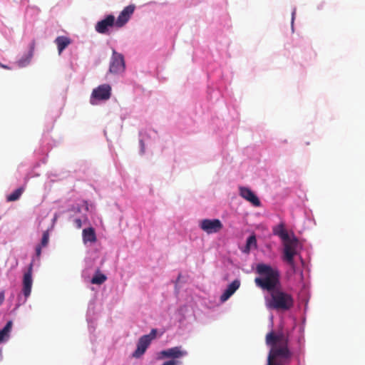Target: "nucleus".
Listing matches in <instances>:
<instances>
[{
    "label": "nucleus",
    "instance_id": "1",
    "mask_svg": "<svg viewBox=\"0 0 365 365\" xmlns=\"http://www.w3.org/2000/svg\"><path fill=\"white\" fill-rule=\"evenodd\" d=\"M256 272L259 274V277L255 279L256 286L269 293V297L265 298L267 308L285 312L294 307L293 296L282 288L280 272L278 269L259 263L257 264Z\"/></svg>",
    "mask_w": 365,
    "mask_h": 365
},
{
    "label": "nucleus",
    "instance_id": "2",
    "mask_svg": "<svg viewBox=\"0 0 365 365\" xmlns=\"http://www.w3.org/2000/svg\"><path fill=\"white\" fill-rule=\"evenodd\" d=\"M266 344L271 346L267 358L283 365L290 362L293 353L289 348L288 336L270 331L266 335Z\"/></svg>",
    "mask_w": 365,
    "mask_h": 365
},
{
    "label": "nucleus",
    "instance_id": "3",
    "mask_svg": "<svg viewBox=\"0 0 365 365\" xmlns=\"http://www.w3.org/2000/svg\"><path fill=\"white\" fill-rule=\"evenodd\" d=\"M283 260L290 265L293 269L295 267V262L294 260V256L297 255V247L298 245V240L295 237L289 238L283 241Z\"/></svg>",
    "mask_w": 365,
    "mask_h": 365
},
{
    "label": "nucleus",
    "instance_id": "4",
    "mask_svg": "<svg viewBox=\"0 0 365 365\" xmlns=\"http://www.w3.org/2000/svg\"><path fill=\"white\" fill-rule=\"evenodd\" d=\"M110 96V86L107 83L102 84L93 90L90 101L92 105H96L97 101H107Z\"/></svg>",
    "mask_w": 365,
    "mask_h": 365
},
{
    "label": "nucleus",
    "instance_id": "5",
    "mask_svg": "<svg viewBox=\"0 0 365 365\" xmlns=\"http://www.w3.org/2000/svg\"><path fill=\"white\" fill-rule=\"evenodd\" d=\"M125 65L123 56L113 51L110 62L109 72L113 74H119L125 71Z\"/></svg>",
    "mask_w": 365,
    "mask_h": 365
},
{
    "label": "nucleus",
    "instance_id": "6",
    "mask_svg": "<svg viewBox=\"0 0 365 365\" xmlns=\"http://www.w3.org/2000/svg\"><path fill=\"white\" fill-rule=\"evenodd\" d=\"M199 226L207 234L216 233L223 227L222 223L218 219H204L200 222Z\"/></svg>",
    "mask_w": 365,
    "mask_h": 365
},
{
    "label": "nucleus",
    "instance_id": "7",
    "mask_svg": "<svg viewBox=\"0 0 365 365\" xmlns=\"http://www.w3.org/2000/svg\"><path fill=\"white\" fill-rule=\"evenodd\" d=\"M187 354V351L184 350L182 346H175L160 352L161 358L166 359H180Z\"/></svg>",
    "mask_w": 365,
    "mask_h": 365
},
{
    "label": "nucleus",
    "instance_id": "8",
    "mask_svg": "<svg viewBox=\"0 0 365 365\" xmlns=\"http://www.w3.org/2000/svg\"><path fill=\"white\" fill-rule=\"evenodd\" d=\"M134 5H128L120 13L115 21V26L118 28L123 27L130 19L135 11Z\"/></svg>",
    "mask_w": 365,
    "mask_h": 365
},
{
    "label": "nucleus",
    "instance_id": "9",
    "mask_svg": "<svg viewBox=\"0 0 365 365\" xmlns=\"http://www.w3.org/2000/svg\"><path fill=\"white\" fill-rule=\"evenodd\" d=\"M115 25V17L108 15L104 19L98 21L96 25V31L99 34H106L110 27Z\"/></svg>",
    "mask_w": 365,
    "mask_h": 365
},
{
    "label": "nucleus",
    "instance_id": "10",
    "mask_svg": "<svg viewBox=\"0 0 365 365\" xmlns=\"http://www.w3.org/2000/svg\"><path fill=\"white\" fill-rule=\"evenodd\" d=\"M240 195L242 197L250 202L255 207H259L261 205L260 200L257 196L248 187H240Z\"/></svg>",
    "mask_w": 365,
    "mask_h": 365
},
{
    "label": "nucleus",
    "instance_id": "11",
    "mask_svg": "<svg viewBox=\"0 0 365 365\" xmlns=\"http://www.w3.org/2000/svg\"><path fill=\"white\" fill-rule=\"evenodd\" d=\"M32 264L29 265L28 271L24 273L23 278V293L25 297H28L31 292L32 287Z\"/></svg>",
    "mask_w": 365,
    "mask_h": 365
},
{
    "label": "nucleus",
    "instance_id": "12",
    "mask_svg": "<svg viewBox=\"0 0 365 365\" xmlns=\"http://www.w3.org/2000/svg\"><path fill=\"white\" fill-rule=\"evenodd\" d=\"M150 342L148 339V336H142L137 344V349L133 354V356L135 358H139L146 351L147 348L149 346Z\"/></svg>",
    "mask_w": 365,
    "mask_h": 365
},
{
    "label": "nucleus",
    "instance_id": "13",
    "mask_svg": "<svg viewBox=\"0 0 365 365\" xmlns=\"http://www.w3.org/2000/svg\"><path fill=\"white\" fill-rule=\"evenodd\" d=\"M240 286V282L238 279L234 280L231 284H230L227 288L225 289L224 293L220 297V300L222 302H225L227 300Z\"/></svg>",
    "mask_w": 365,
    "mask_h": 365
},
{
    "label": "nucleus",
    "instance_id": "14",
    "mask_svg": "<svg viewBox=\"0 0 365 365\" xmlns=\"http://www.w3.org/2000/svg\"><path fill=\"white\" fill-rule=\"evenodd\" d=\"M83 241L84 244L88 242L93 243L97 240L95 230L93 227H88L83 230Z\"/></svg>",
    "mask_w": 365,
    "mask_h": 365
},
{
    "label": "nucleus",
    "instance_id": "15",
    "mask_svg": "<svg viewBox=\"0 0 365 365\" xmlns=\"http://www.w3.org/2000/svg\"><path fill=\"white\" fill-rule=\"evenodd\" d=\"M55 43L56 44L57 46V48H58V54L60 55L63 51L68 46L71 44V39L67 37V36H58L56 39H55Z\"/></svg>",
    "mask_w": 365,
    "mask_h": 365
},
{
    "label": "nucleus",
    "instance_id": "16",
    "mask_svg": "<svg viewBox=\"0 0 365 365\" xmlns=\"http://www.w3.org/2000/svg\"><path fill=\"white\" fill-rule=\"evenodd\" d=\"M12 327L13 322L10 320L7 322L4 327L0 330V343H3L9 339Z\"/></svg>",
    "mask_w": 365,
    "mask_h": 365
},
{
    "label": "nucleus",
    "instance_id": "17",
    "mask_svg": "<svg viewBox=\"0 0 365 365\" xmlns=\"http://www.w3.org/2000/svg\"><path fill=\"white\" fill-rule=\"evenodd\" d=\"M273 233L274 235L279 236L282 241L289 240V234L284 228V225L283 224H279L277 227H274Z\"/></svg>",
    "mask_w": 365,
    "mask_h": 365
},
{
    "label": "nucleus",
    "instance_id": "18",
    "mask_svg": "<svg viewBox=\"0 0 365 365\" xmlns=\"http://www.w3.org/2000/svg\"><path fill=\"white\" fill-rule=\"evenodd\" d=\"M107 279V277L101 273L98 269L96 272L94 276L91 279V283L93 284L101 285L103 284Z\"/></svg>",
    "mask_w": 365,
    "mask_h": 365
},
{
    "label": "nucleus",
    "instance_id": "19",
    "mask_svg": "<svg viewBox=\"0 0 365 365\" xmlns=\"http://www.w3.org/2000/svg\"><path fill=\"white\" fill-rule=\"evenodd\" d=\"M24 191V187H19L9 195L6 197L8 202H14L19 199Z\"/></svg>",
    "mask_w": 365,
    "mask_h": 365
},
{
    "label": "nucleus",
    "instance_id": "20",
    "mask_svg": "<svg viewBox=\"0 0 365 365\" xmlns=\"http://www.w3.org/2000/svg\"><path fill=\"white\" fill-rule=\"evenodd\" d=\"M252 247H257V240L254 235L250 236L247 240L246 250L249 252Z\"/></svg>",
    "mask_w": 365,
    "mask_h": 365
},
{
    "label": "nucleus",
    "instance_id": "21",
    "mask_svg": "<svg viewBox=\"0 0 365 365\" xmlns=\"http://www.w3.org/2000/svg\"><path fill=\"white\" fill-rule=\"evenodd\" d=\"M48 240H49L48 232V231H45L43 233L41 242V244L39 245H41L42 247H46L48 245Z\"/></svg>",
    "mask_w": 365,
    "mask_h": 365
},
{
    "label": "nucleus",
    "instance_id": "22",
    "mask_svg": "<svg viewBox=\"0 0 365 365\" xmlns=\"http://www.w3.org/2000/svg\"><path fill=\"white\" fill-rule=\"evenodd\" d=\"M157 329H152L149 334L143 335V336H148L149 341L151 343V341L156 337Z\"/></svg>",
    "mask_w": 365,
    "mask_h": 365
},
{
    "label": "nucleus",
    "instance_id": "23",
    "mask_svg": "<svg viewBox=\"0 0 365 365\" xmlns=\"http://www.w3.org/2000/svg\"><path fill=\"white\" fill-rule=\"evenodd\" d=\"M75 225L76 228L80 229L82 226V221L81 219L78 218L74 220Z\"/></svg>",
    "mask_w": 365,
    "mask_h": 365
},
{
    "label": "nucleus",
    "instance_id": "24",
    "mask_svg": "<svg viewBox=\"0 0 365 365\" xmlns=\"http://www.w3.org/2000/svg\"><path fill=\"white\" fill-rule=\"evenodd\" d=\"M162 365H178V362L172 359L168 361H165Z\"/></svg>",
    "mask_w": 365,
    "mask_h": 365
},
{
    "label": "nucleus",
    "instance_id": "25",
    "mask_svg": "<svg viewBox=\"0 0 365 365\" xmlns=\"http://www.w3.org/2000/svg\"><path fill=\"white\" fill-rule=\"evenodd\" d=\"M267 365H283V364L276 362V361L267 358Z\"/></svg>",
    "mask_w": 365,
    "mask_h": 365
},
{
    "label": "nucleus",
    "instance_id": "26",
    "mask_svg": "<svg viewBox=\"0 0 365 365\" xmlns=\"http://www.w3.org/2000/svg\"><path fill=\"white\" fill-rule=\"evenodd\" d=\"M41 247H42V246H41L39 245H37L36 247V254L37 257H40V255L41 254Z\"/></svg>",
    "mask_w": 365,
    "mask_h": 365
},
{
    "label": "nucleus",
    "instance_id": "27",
    "mask_svg": "<svg viewBox=\"0 0 365 365\" xmlns=\"http://www.w3.org/2000/svg\"><path fill=\"white\" fill-rule=\"evenodd\" d=\"M4 301V292L1 291L0 292V305H1L3 304Z\"/></svg>",
    "mask_w": 365,
    "mask_h": 365
},
{
    "label": "nucleus",
    "instance_id": "28",
    "mask_svg": "<svg viewBox=\"0 0 365 365\" xmlns=\"http://www.w3.org/2000/svg\"><path fill=\"white\" fill-rule=\"evenodd\" d=\"M294 15H295V11H294L292 14V24L293 25L294 24Z\"/></svg>",
    "mask_w": 365,
    "mask_h": 365
},
{
    "label": "nucleus",
    "instance_id": "29",
    "mask_svg": "<svg viewBox=\"0 0 365 365\" xmlns=\"http://www.w3.org/2000/svg\"><path fill=\"white\" fill-rule=\"evenodd\" d=\"M34 42L32 43V45H31V51H30V56H32V52H33V50L34 48Z\"/></svg>",
    "mask_w": 365,
    "mask_h": 365
},
{
    "label": "nucleus",
    "instance_id": "30",
    "mask_svg": "<svg viewBox=\"0 0 365 365\" xmlns=\"http://www.w3.org/2000/svg\"><path fill=\"white\" fill-rule=\"evenodd\" d=\"M0 66H1V67H3V68H7V66H4V65H2V64H1V63H0Z\"/></svg>",
    "mask_w": 365,
    "mask_h": 365
},
{
    "label": "nucleus",
    "instance_id": "31",
    "mask_svg": "<svg viewBox=\"0 0 365 365\" xmlns=\"http://www.w3.org/2000/svg\"><path fill=\"white\" fill-rule=\"evenodd\" d=\"M85 203H86V210H88V203H87V202H85Z\"/></svg>",
    "mask_w": 365,
    "mask_h": 365
}]
</instances>
